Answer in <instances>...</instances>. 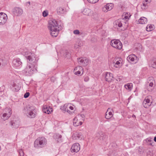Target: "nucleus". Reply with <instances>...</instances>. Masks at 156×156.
<instances>
[{"label":"nucleus","mask_w":156,"mask_h":156,"mask_svg":"<svg viewBox=\"0 0 156 156\" xmlns=\"http://www.w3.org/2000/svg\"><path fill=\"white\" fill-rule=\"evenodd\" d=\"M52 108L49 106H48L46 105H44L43 106V111L44 112L49 114L51 112H52Z\"/></svg>","instance_id":"obj_23"},{"label":"nucleus","mask_w":156,"mask_h":156,"mask_svg":"<svg viewBox=\"0 0 156 156\" xmlns=\"http://www.w3.org/2000/svg\"><path fill=\"white\" fill-rule=\"evenodd\" d=\"M68 108H69L71 110H73L74 109V108L73 106H71L69 105V106Z\"/></svg>","instance_id":"obj_46"},{"label":"nucleus","mask_w":156,"mask_h":156,"mask_svg":"<svg viewBox=\"0 0 156 156\" xmlns=\"http://www.w3.org/2000/svg\"><path fill=\"white\" fill-rule=\"evenodd\" d=\"M9 88L13 91H17L20 88L19 86L14 82H12L10 85Z\"/></svg>","instance_id":"obj_15"},{"label":"nucleus","mask_w":156,"mask_h":156,"mask_svg":"<svg viewBox=\"0 0 156 156\" xmlns=\"http://www.w3.org/2000/svg\"><path fill=\"white\" fill-rule=\"evenodd\" d=\"M57 12L58 15H61L66 13V11L64 8L59 7L57 9Z\"/></svg>","instance_id":"obj_26"},{"label":"nucleus","mask_w":156,"mask_h":156,"mask_svg":"<svg viewBox=\"0 0 156 156\" xmlns=\"http://www.w3.org/2000/svg\"><path fill=\"white\" fill-rule=\"evenodd\" d=\"M43 16L44 17H46L48 15V13L47 11H44L43 12Z\"/></svg>","instance_id":"obj_39"},{"label":"nucleus","mask_w":156,"mask_h":156,"mask_svg":"<svg viewBox=\"0 0 156 156\" xmlns=\"http://www.w3.org/2000/svg\"><path fill=\"white\" fill-rule=\"evenodd\" d=\"M139 152L140 154H142L144 152H142L141 150H139Z\"/></svg>","instance_id":"obj_48"},{"label":"nucleus","mask_w":156,"mask_h":156,"mask_svg":"<svg viewBox=\"0 0 156 156\" xmlns=\"http://www.w3.org/2000/svg\"><path fill=\"white\" fill-rule=\"evenodd\" d=\"M19 153L20 155V156H24V153L22 150L21 149L19 150Z\"/></svg>","instance_id":"obj_40"},{"label":"nucleus","mask_w":156,"mask_h":156,"mask_svg":"<svg viewBox=\"0 0 156 156\" xmlns=\"http://www.w3.org/2000/svg\"><path fill=\"white\" fill-rule=\"evenodd\" d=\"M111 45L118 49H121L122 47V44L119 40H112L111 41Z\"/></svg>","instance_id":"obj_8"},{"label":"nucleus","mask_w":156,"mask_h":156,"mask_svg":"<svg viewBox=\"0 0 156 156\" xmlns=\"http://www.w3.org/2000/svg\"><path fill=\"white\" fill-rule=\"evenodd\" d=\"M79 64L83 66H86L88 64V59L86 57H81L77 59Z\"/></svg>","instance_id":"obj_9"},{"label":"nucleus","mask_w":156,"mask_h":156,"mask_svg":"<svg viewBox=\"0 0 156 156\" xmlns=\"http://www.w3.org/2000/svg\"><path fill=\"white\" fill-rule=\"evenodd\" d=\"M13 13L17 16H19L21 15L23 13L22 9L19 7H16L14 8L13 9Z\"/></svg>","instance_id":"obj_17"},{"label":"nucleus","mask_w":156,"mask_h":156,"mask_svg":"<svg viewBox=\"0 0 156 156\" xmlns=\"http://www.w3.org/2000/svg\"><path fill=\"white\" fill-rule=\"evenodd\" d=\"M96 137L98 139H99L100 140H104L106 138V136L105 134L101 132L97 133L96 134Z\"/></svg>","instance_id":"obj_24"},{"label":"nucleus","mask_w":156,"mask_h":156,"mask_svg":"<svg viewBox=\"0 0 156 156\" xmlns=\"http://www.w3.org/2000/svg\"><path fill=\"white\" fill-rule=\"evenodd\" d=\"M75 72V74L76 75H80L81 73V71H77L76 70V71H74Z\"/></svg>","instance_id":"obj_42"},{"label":"nucleus","mask_w":156,"mask_h":156,"mask_svg":"<svg viewBox=\"0 0 156 156\" xmlns=\"http://www.w3.org/2000/svg\"><path fill=\"white\" fill-rule=\"evenodd\" d=\"M23 112L30 118H34L36 116L35 108L33 106H28L25 107Z\"/></svg>","instance_id":"obj_2"},{"label":"nucleus","mask_w":156,"mask_h":156,"mask_svg":"<svg viewBox=\"0 0 156 156\" xmlns=\"http://www.w3.org/2000/svg\"><path fill=\"white\" fill-rule=\"evenodd\" d=\"M153 85V82H150L149 84V86L150 87H152Z\"/></svg>","instance_id":"obj_47"},{"label":"nucleus","mask_w":156,"mask_h":156,"mask_svg":"<svg viewBox=\"0 0 156 156\" xmlns=\"http://www.w3.org/2000/svg\"><path fill=\"white\" fill-rule=\"evenodd\" d=\"M153 29V26L151 25H147L146 27V30L148 31H151Z\"/></svg>","instance_id":"obj_33"},{"label":"nucleus","mask_w":156,"mask_h":156,"mask_svg":"<svg viewBox=\"0 0 156 156\" xmlns=\"http://www.w3.org/2000/svg\"><path fill=\"white\" fill-rule=\"evenodd\" d=\"M84 115H78L75 117L73 120V125L75 126H77L79 125H81L82 124V122L81 121L78 120V119L82 118V120H84Z\"/></svg>","instance_id":"obj_7"},{"label":"nucleus","mask_w":156,"mask_h":156,"mask_svg":"<svg viewBox=\"0 0 156 156\" xmlns=\"http://www.w3.org/2000/svg\"><path fill=\"white\" fill-rule=\"evenodd\" d=\"M76 70L77 71H80L82 72V74L83 73V67L81 66H78L76 67L75 68L74 71H76Z\"/></svg>","instance_id":"obj_30"},{"label":"nucleus","mask_w":156,"mask_h":156,"mask_svg":"<svg viewBox=\"0 0 156 156\" xmlns=\"http://www.w3.org/2000/svg\"><path fill=\"white\" fill-rule=\"evenodd\" d=\"M80 149V146L78 143H75L72 145L70 150L72 152H77Z\"/></svg>","instance_id":"obj_12"},{"label":"nucleus","mask_w":156,"mask_h":156,"mask_svg":"<svg viewBox=\"0 0 156 156\" xmlns=\"http://www.w3.org/2000/svg\"><path fill=\"white\" fill-rule=\"evenodd\" d=\"M145 2H145L146 3V2H147L148 1V0H145Z\"/></svg>","instance_id":"obj_52"},{"label":"nucleus","mask_w":156,"mask_h":156,"mask_svg":"<svg viewBox=\"0 0 156 156\" xmlns=\"http://www.w3.org/2000/svg\"><path fill=\"white\" fill-rule=\"evenodd\" d=\"M69 106V104H64V105L61 106L60 108L64 113L67 112L69 114H72L74 112L73 111H71L69 110H68Z\"/></svg>","instance_id":"obj_11"},{"label":"nucleus","mask_w":156,"mask_h":156,"mask_svg":"<svg viewBox=\"0 0 156 156\" xmlns=\"http://www.w3.org/2000/svg\"><path fill=\"white\" fill-rule=\"evenodd\" d=\"M22 62L20 58L14 59L13 61V66L15 68L20 67L22 66Z\"/></svg>","instance_id":"obj_16"},{"label":"nucleus","mask_w":156,"mask_h":156,"mask_svg":"<svg viewBox=\"0 0 156 156\" xmlns=\"http://www.w3.org/2000/svg\"><path fill=\"white\" fill-rule=\"evenodd\" d=\"M111 110L112 109H111L109 108H108L107 112L105 113V118L107 119H109L113 116Z\"/></svg>","instance_id":"obj_21"},{"label":"nucleus","mask_w":156,"mask_h":156,"mask_svg":"<svg viewBox=\"0 0 156 156\" xmlns=\"http://www.w3.org/2000/svg\"><path fill=\"white\" fill-rule=\"evenodd\" d=\"M125 14H126V16H128V15H127V14H126V13H125Z\"/></svg>","instance_id":"obj_55"},{"label":"nucleus","mask_w":156,"mask_h":156,"mask_svg":"<svg viewBox=\"0 0 156 156\" xmlns=\"http://www.w3.org/2000/svg\"><path fill=\"white\" fill-rule=\"evenodd\" d=\"M151 66L154 68H156V61H152L151 63Z\"/></svg>","instance_id":"obj_36"},{"label":"nucleus","mask_w":156,"mask_h":156,"mask_svg":"<svg viewBox=\"0 0 156 156\" xmlns=\"http://www.w3.org/2000/svg\"><path fill=\"white\" fill-rule=\"evenodd\" d=\"M65 53L66 55H65V56H66V57H67V55H68L69 57L70 56V53L69 52H67V51H65Z\"/></svg>","instance_id":"obj_45"},{"label":"nucleus","mask_w":156,"mask_h":156,"mask_svg":"<svg viewBox=\"0 0 156 156\" xmlns=\"http://www.w3.org/2000/svg\"><path fill=\"white\" fill-rule=\"evenodd\" d=\"M115 62H113V65L115 67L118 68L122 66V60L121 58H117Z\"/></svg>","instance_id":"obj_19"},{"label":"nucleus","mask_w":156,"mask_h":156,"mask_svg":"<svg viewBox=\"0 0 156 156\" xmlns=\"http://www.w3.org/2000/svg\"><path fill=\"white\" fill-rule=\"evenodd\" d=\"M12 114V110L10 108H5L3 111L2 119L4 121L8 119L10 117Z\"/></svg>","instance_id":"obj_6"},{"label":"nucleus","mask_w":156,"mask_h":156,"mask_svg":"<svg viewBox=\"0 0 156 156\" xmlns=\"http://www.w3.org/2000/svg\"><path fill=\"white\" fill-rule=\"evenodd\" d=\"M26 75L30 76L37 72V67L34 64H28L24 70Z\"/></svg>","instance_id":"obj_5"},{"label":"nucleus","mask_w":156,"mask_h":156,"mask_svg":"<svg viewBox=\"0 0 156 156\" xmlns=\"http://www.w3.org/2000/svg\"><path fill=\"white\" fill-rule=\"evenodd\" d=\"M152 155L153 153L151 151L148 150L147 152L146 156H152Z\"/></svg>","instance_id":"obj_37"},{"label":"nucleus","mask_w":156,"mask_h":156,"mask_svg":"<svg viewBox=\"0 0 156 156\" xmlns=\"http://www.w3.org/2000/svg\"><path fill=\"white\" fill-rule=\"evenodd\" d=\"M113 7V5L112 4L108 3L102 8V10L103 11L106 12L111 10Z\"/></svg>","instance_id":"obj_18"},{"label":"nucleus","mask_w":156,"mask_h":156,"mask_svg":"<svg viewBox=\"0 0 156 156\" xmlns=\"http://www.w3.org/2000/svg\"><path fill=\"white\" fill-rule=\"evenodd\" d=\"M30 95V93L28 92H27L25 93L24 95V97L25 98H28Z\"/></svg>","instance_id":"obj_41"},{"label":"nucleus","mask_w":156,"mask_h":156,"mask_svg":"<svg viewBox=\"0 0 156 156\" xmlns=\"http://www.w3.org/2000/svg\"><path fill=\"white\" fill-rule=\"evenodd\" d=\"M124 87L129 91H130L133 88V84L131 83H127L125 85Z\"/></svg>","instance_id":"obj_29"},{"label":"nucleus","mask_w":156,"mask_h":156,"mask_svg":"<svg viewBox=\"0 0 156 156\" xmlns=\"http://www.w3.org/2000/svg\"><path fill=\"white\" fill-rule=\"evenodd\" d=\"M123 20V19L121 21L120 20H118L116 22V25H118L119 27H121L122 26V20Z\"/></svg>","instance_id":"obj_32"},{"label":"nucleus","mask_w":156,"mask_h":156,"mask_svg":"<svg viewBox=\"0 0 156 156\" xmlns=\"http://www.w3.org/2000/svg\"><path fill=\"white\" fill-rule=\"evenodd\" d=\"M148 8V5L147 3H143V5H141V8L143 9H146Z\"/></svg>","instance_id":"obj_35"},{"label":"nucleus","mask_w":156,"mask_h":156,"mask_svg":"<svg viewBox=\"0 0 156 156\" xmlns=\"http://www.w3.org/2000/svg\"><path fill=\"white\" fill-rule=\"evenodd\" d=\"M47 143V140L44 137H39L34 142V147L36 148L43 147Z\"/></svg>","instance_id":"obj_4"},{"label":"nucleus","mask_w":156,"mask_h":156,"mask_svg":"<svg viewBox=\"0 0 156 156\" xmlns=\"http://www.w3.org/2000/svg\"><path fill=\"white\" fill-rule=\"evenodd\" d=\"M58 24L55 20H51L48 22V27L50 30V34L51 36L56 37L58 34L59 30Z\"/></svg>","instance_id":"obj_1"},{"label":"nucleus","mask_w":156,"mask_h":156,"mask_svg":"<svg viewBox=\"0 0 156 156\" xmlns=\"http://www.w3.org/2000/svg\"><path fill=\"white\" fill-rule=\"evenodd\" d=\"M82 12L84 15L89 16L91 14V12L90 9L88 8H85L83 9Z\"/></svg>","instance_id":"obj_27"},{"label":"nucleus","mask_w":156,"mask_h":156,"mask_svg":"<svg viewBox=\"0 0 156 156\" xmlns=\"http://www.w3.org/2000/svg\"><path fill=\"white\" fill-rule=\"evenodd\" d=\"M126 14L127 15H128V16H126V14H125V16L124 17V18L125 19H129V17H130L131 15H130V14L129 13L127 12Z\"/></svg>","instance_id":"obj_38"},{"label":"nucleus","mask_w":156,"mask_h":156,"mask_svg":"<svg viewBox=\"0 0 156 156\" xmlns=\"http://www.w3.org/2000/svg\"><path fill=\"white\" fill-rule=\"evenodd\" d=\"M10 123L12 128H16L18 127L19 126V124H16L13 121H11Z\"/></svg>","instance_id":"obj_31"},{"label":"nucleus","mask_w":156,"mask_h":156,"mask_svg":"<svg viewBox=\"0 0 156 156\" xmlns=\"http://www.w3.org/2000/svg\"><path fill=\"white\" fill-rule=\"evenodd\" d=\"M28 3L29 5L30 4V2H28Z\"/></svg>","instance_id":"obj_54"},{"label":"nucleus","mask_w":156,"mask_h":156,"mask_svg":"<svg viewBox=\"0 0 156 156\" xmlns=\"http://www.w3.org/2000/svg\"><path fill=\"white\" fill-rule=\"evenodd\" d=\"M7 16L5 13L3 12L0 13V24L3 25L6 22Z\"/></svg>","instance_id":"obj_10"},{"label":"nucleus","mask_w":156,"mask_h":156,"mask_svg":"<svg viewBox=\"0 0 156 156\" xmlns=\"http://www.w3.org/2000/svg\"><path fill=\"white\" fill-rule=\"evenodd\" d=\"M113 78V75L110 73L106 72L105 76V80L108 82H111Z\"/></svg>","instance_id":"obj_22"},{"label":"nucleus","mask_w":156,"mask_h":156,"mask_svg":"<svg viewBox=\"0 0 156 156\" xmlns=\"http://www.w3.org/2000/svg\"><path fill=\"white\" fill-rule=\"evenodd\" d=\"M147 20L145 17H142L138 20L137 23H138L141 24H144L147 23Z\"/></svg>","instance_id":"obj_25"},{"label":"nucleus","mask_w":156,"mask_h":156,"mask_svg":"<svg viewBox=\"0 0 156 156\" xmlns=\"http://www.w3.org/2000/svg\"><path fill=\"white\" fill-rule=\"evenodd\" d=\"M95 2H92V3H95Z\"/></svg>","instance_id":"obj_56"},{"label":"nucleus","mask_w":156,"mask_h":156,"mask_svg":"<svg viewBox=\"0 0 156 156\" xmlns=\"http://www.w3.org/2000/svg\"><path fill=\"white\" fill-rule=\"evenodd\" d=\"M54 138L55 139L57 142H61L62 136L59 134H55L54 136Z\"/></svg>","instance_id":"obj_28"},{"label":"nucleus","mask_w":156,"mask_h":156,"mask_svg":"<svg viewBox=\"0 0 156 156\" xmlns=\"http://www.w3.org/2000/svg\"><path fill=\"white\" fill-rule=\"evenodd\" d=\"M154 140L155 142H156V137H154Z\"/></svg>","instance_id":"obj_50"},{"label":"nucleus","mask_w":156,"mask_h":156,"mask_svg":"<svg viewBox=\"0 0 156 156\" xmlns=\"http://www.w3.org/2000/svg\"><path fill=\"white\" fill-rule=\"evenodd\" d=\"M148 90H149V91H151L152 90V88H151V89L148 88Z\"/></svg>","instance_id":"obj_51"},{"label":"nucleus","mask_w":156,"mask_h":156,"mask_svg":"<svg viewBox=\"0 0 156 156\" xmlns=\"http://www.w3.org/2000/svg\"><path fill=\"white\" fill-rule=\"evenodd\" d=\"M147 140H148V141L149 142H151L152 141V140H151L149 139H147Z\"/></svg>","instance_id":"obj_49"},{"label":"nucleus","mask_w":156,"mask_h":156,"mask_svg":"<svg viewBox=\"0 0 156 156\" xmlns=\"http://www.w3.org/2000/svg\"><path fill=\"white\" fill-rule=\"evenodd\" d=\"M73 33L75 34H79L80 32L79 30H76L73 31Z\"/></svg>","instance_id":"obj_43"},{"label":"nucleus","mask_w":156,"mask_h":156,"mask_svg":"<svg viewBox=\"0 0 156 156\" xmlns=\"http://www.w3.org/2000/svg\"><path fill=\"white\" fill-rule=\"evenodd\" d=\"M6 64L5 60L0 59V66H4Z\"/></svg>","instance_id":"obj_34"},{"label":"nucleus","mask_w":156,"mask_h":156,"mask_svg":"<svg viewBox=\"0 0 156 156\" xmlns=\"http://www.w3.org/2000/svg\"><path fill=\"white\" fill-rule=\"evenodd\" d=\"M139 47H140V46H141V44H139Z\"/></svg>","instance_id":"obj_53"},{"label":"nucleus","mask_w":156,"mask_h":156,"mask_svg":"<svg viewBox=\"0 0 156 156\" xmlns=\"http://www.w3.org/2000/svg\"><path fill=\"white\" fill-rule=\"evenodd\" d=\"M89 80V78L88 76H85L84 78V81L85 82H87Z\"/></svg>","instance_id":"obj_44"},{"label":"nucleus","mask_w":156,"mask_h":156,"mask_svg":"<svg viewBox=\"0 0 156 156\" xmlns=\"http://www.w3.org/2000/svg\"><path fill=\"white\" fill-rule=\"evenodd\" d=\"M127 60L132 63H136L137 61V57L134 54H131L127 57Z\"/></svg>","instance_id":"obj_14"},{"label":"nucleus","mask_w":156,"mask_h":156,"mask_svg":"<svg viewBox=\"0 0 156 156\" xmlns=\"http://www.w3.org/2000/svg\"><path fill=\"white\" fill-rule=\"evenodd\" d=\"M151 102H150V100L148 98H146L144 101L143 104L144 107L146 108H148L151 105Z\"/></svg>","instance_id":"obj_20"},{"label":"nucleus","mask_w":156,"mask_h":156,"mask_svg":"<svg viewBox=\"0 0 156 156\" xmlns=\"http://www.w3.org/2000/svg\"><path fill=\"white\" fill-rule=\"evenodd\" d=\"M72 137L73 139L75 140H81L83 138L82 133L79 132H76L73 134Z\"/></svg>","instance_id":"obj_13"},{"label":"nucleus","mask_w":156,"mask_h":156,"mask_svg":"<svg viewBox=\"0 0 156 156\" xmlns=\"http://www.w3.org/2000/svg\"><path fill=\"white\" fill-rule=\"evenodd\" d=\"M24 55L27 59V62L29 63L28 64H34L35 65L37 60L34 53L26 51L25 52Z\"/></svg>","instance_id":"obj_3"}]
</instances>
